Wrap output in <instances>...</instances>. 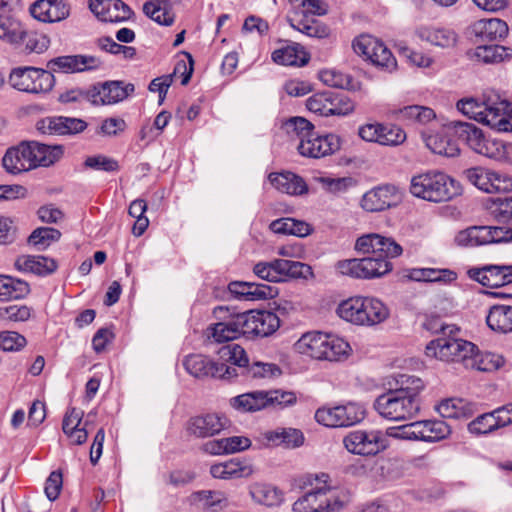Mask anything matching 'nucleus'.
Listing matches in <instances>:
<instances>
[{
  "mask_svg": "<svg viewBox=\"0 0 512 512\" xmlns=\"http://www.w3.org/2000/svg\"><path fill=\"white\" fill-rule=\"evenodd\" d=\"M218 356L223 361L237 366L241 375L252 379L272 378L281 374L280 368L273 363L254 362L249 364L245 350L238 344H228L218 350Z\"/></svg>",
  "mask_w": 512,
  "mask_h": 512,
  "instance_id": "nucleus-9",
  "label": "nucleus"
},
{
  "mask_svg": "<svg viewBox=\"0 0 512 512\" xmlns=\"http://www.w3.org/2000/svg\"><path fill=\"white\" fill-rule=\"evenodd\" d=\"M471 60L483 64H498L512 58V48L501 45H480L468 51Z\"/></svg>",
  "mask_w": 512,
  "mask_h": 512,
  "instance_id": "nucleus-36",
  "label": "nucleus"
},
{
  "mask_svg": "<svg viewBox=\"0 0 512 512\" xmlns=\"http://www.w3.org/2000/svg\"><path fill=\"white\" fill-rule=\"evenodd\" d=\"M101 61L94 56L69 55L50 60L47 64L49 71L62 73H77L95 70L101 66Z\"/></svg>",
  "mask_w": 512,
  "mask_h": 512,
  "instance_id": "nucleus-24",
  "label": "nucleus"
},
{
  "mask_svg": "<svg viewBox=\"0 0 512 512\" xmlns=\"http://www.w3.org/2000/svg\"><path fill=\"white\" fill-rule=\"evenodd\" d=\"M243 336V328L239 314L227 321H220L208 328V337L217 343L227 342Z\"/></svg>",
  "mask_w": 512,
  "mask_h": 512,
  "instance_id": "nucleus-37",
  "label": "nucleus"
},
{
  "mask_svg": "<svg viewBox=\"0 0 512 512\" xmlns=\"http://www.w3.org/2000/svg\"><path fill=\"white\" fill-rule=\"evenodd\" d=\"M437 411L444 418L459 419L467 415V403L461 398H449L443 400Z\"/></svg>",
  "mask_w": 512,
  "mask_h": 512,
  "instance_id": "nucleus-56",
  "label": "nucleus"
},
{
  "mask_svg": "<svg viewBox=\"0 0 512 512\" xmlns=\"http://www.w3.org/2000/svg\"><path fill=\"white\" fill-rule=\"evenodd\" d=\"M321 360L341 361L346 359L351 352V347L343 338L326 333Z\"/></svg>",
  "mask_w": 512,
  "mask_h": 512,
  "instance_id": "nucleus-43",
  "label": "nucleus"
},
{
  "mask_svg": "<svg viewBox=\"0 0 512 512\" xmlns=\"http://www.w3.org/2000/svg\"><path fill=\"white\" fill-rule=\"evenodd\" d=\"M314 478L320 486L299 497L293 504L294 512H338L349 502L347 490L328 484V474H315Z\"/></svg>",
  "mask_w": 512,
  "mask_h": 512,
  "instance_id": "nucleus-2",
  "label": "nucleus"
},
{
  "mask_svg": "<svg viewBox=\"0 0 512 512\" xmlns=\"http://www.w3.org/2000/svg\"><path fill=\"white\" fill-rule=\"evenodd\" d=\"M415 34L421 41L442 49L453 48L458 42V34L448 27L423 26Z\"/></svg>",
  "mask_w": 512,
  "mask_h": 512,
  "instance_id": "nucleus-32",
  "label": "nucleus"
},
{
  "mask_svg": "<svg viewBox=\"0 0 512 512\" xmlns=\"http://www.w3.org/2000/svg\"><path fill=\"white\" fill-rule=\"evenodd\" d=\"M355 250L372 256L347 259L336 264L337 271L359 279L381 278L393 270L391 259L402 255L403 248L392 237L378 233L364 234L357 238Z\"/></svg>",
  "mask_w": 512,
  "mask_h": 512,
  "instance_id": "nucleus-1",
  "label": "nucleus"
},
{
  "mask_svg": "<svg viewBox=\"0 0 512 512\" xmlns=\"http://www.w3.org/2000/svg\"><path fill=\"white\" fill-rule=\"evenodd\" d=\"M453 334L439 336L430 341L425 349V354L429 358H435L443 362H463L469 366V360L476 351L477 346L472 342L455 338Z\"/></svg>",
  "mask_w": 512,
  "mask_h": 512,
  "instance_id": "nucleus-7",
  "label": "nucleus"
},
{
  "mask_svg": "<svg viewBox=\"0 0 512 512\" xmlns=\"http://www.w3.org/2000/svg\"><path fill=\"white\" fill-rule=\"evenodd\" d=\"M232 408L239 412H255L268 407L266 391H253L230 399Z\"/></svg>",
  "mask_w": 512,
  "mask_h": 512,
  "instance_id": "nucleus-39",
  "label": "nucleus"
},
{
  "mask_svg": "<svg viewBox=\"0 0 512 512\" xmlns=\"http://www.w3.org/2000/svg\"><path fill=\"white\" fill-rule=\"evenodd\" d=\"M14 265L18 271L41 277L54 273L58 268L55 259L43 255H20L16 258Z\"/></svg>",
  "mask_w": 512,
  "mask_h": 512,
  "instance_id": "nucleus-30",
  "label": "nucleus"
},
{
  "mask_svg": "<svg viewBox=\"0 0 512 512\" xmlns=\"http://www.w3.org/2000/svg\"><path fill=\"white\" fill-rule=\"evenodd\" d=\"M341 426H352L361 422L365 417V410L356 403H347L339 405Z\"/></svg>",
  "mask_w": 512,
  "mask_h": 512,
  "instance_id": "nucleus-61",
  "label": "nucleus"
},
{
  "mask_svg": "<svg viewBox=\"0 0 512 512\" xmlns=\"http://www.w3.org/2000/svg\"><path fill=\"white\" fill-rule=\"evenodd\" d=\"M325 335L320 331L307 332L296 341L294 349L299 354L321 360Z\"/></svg>",
  "mask_w": 512,
  "mask_h": 512,
  "instance_id": "nucleus-38",
  "label": "nucleus"
},
{
  "mask_svg": "<svg viewBox=\"0 0 512 512\" xmlns=\"http://www.w3.org/2000/svg\"><path fill=\"white\" fill-rule=\"evenodd\" d=\"M24 25L10 15H0V39L13 47L21 39Z\"/></svg>",
  "mask_w": 512,
  "mask_h": 512,
  "instance_id": "nucleus-47",
  "label": "nucleus"
},
{
  "mask_svg": "<svg viewBox=\"0 0 512 512\" xmlns=\"http://www.w3.org/2000/svg\"><path fill=\"white\" fill-rule=\"evenodd\" d=\"M2 164L11 174L33 170L28 143L22 142L16 147L9 148L2 159Z\"/></svg>",
  "mask_w": 512,
  "mask_h": 512,
  "instance_id": "nucleus-33",
  "label": "nucleus"
},
{
  "mask_svg": "<svg viewBox=\"0 0 512 512\" xmlns=\"http://www.w3.org/2000/svg\"><path fill=\"white\" fill-rule=\"evenodd\" d=\"M134 92V85L122 81H106L90 87V103L95 106L113 105Z\"/></svg>",
  "mask_w": 512,
  "mask_h": 512,
  "instance_id": "nucleus-17",
  "label": "nucleus"
},
{
  "mask_svg": "<svg viewBox=\"0 0 512 512\" xmlns=\"http://www.w3.org/2000/svg\"><path fill=\"white\" fill-rule=\"evenodd\" d=\"M337 314L352 324L373 326L384 322L389 316V310L377 298L355 296L342 301L337 307Z\"/></svg>",
  "mask_w": 512,
  "mask_h": 512,
  "instance_id": "nucleus-5",
  "label": "nucleus"
},
{
  "mask_svg": "<svg viewBox=\"0 0 512 512\" xmlns=\"http://www.w3.org/2000/svg\"><path fill=\"white\" fill-rule=\"evenodd\" d=\"M374 408L378 414L390 421H408L414 418L420 411V400L401 396L390 390L379 395Z\"/></svg>",
  "mask_w": 512,
  "mask_h": 512,
  "instance_id": "nucleus-10",
  "label": "nucleus"
},
{
  "mask_svg": "<svg viewBox=\"0 0 512 512\" xmlns=\"http://www.w3.org/2000/svg\"><path fill=\"white\" fill-rule=\"evenodd\" d=\"M228 290L236 298L246 301L266 300L277 294L276 289L269 285L241 281L231 282Z\"/></svg>",
  "mask_w": 512,
  "mask_h": 512,
  "instance_id": "nucleus-31",
  "label": "nucleus"
},
{
  "mask_svg": "<svg viewBox=\"0 0 512 512\" xmlns=\"http://www.w3.org/2000/svg\"><path fill=\"white\" fill-rule=\"evenodd\" d=\"M267 439L275 445H284L287 448L299 447L304 442L303 433L294 428L270 432L267 435Z\"/></svg>",
  "mask_w": 512,
  "mask_h": 512,
  "instance_id": "nucleus-51",
  "label": "nucleus"
},
{
  "mask_svg": "<svg viewBox=\"0 0 512 512\" xmlns=\"http://www.w3.org/2000/svg\"><path fill=\"white\" fill-rule=\"evenodd\" d=\"M285 43L272 52L273 62L283 66H304L308 63L309 54L300 44L287 41Z\"/></svg>",
  "mask_w": 512,
  "mask_h": 512,
  "instance_id": "nucleus-35",
  "label": "nucleus"
},
{
  "mask_svg": "<svg viewBox=\"0 0 512 512\" xmlns=\"http://www.w3.org/2000/svg\"><path fill=\"white\" fill-rule=\"evenodd\" d=\"M243 336L247 338L268 337L280 327L276 313L267 310H250L239 314Z\"/></svg>",
  "mask_w": 512,
  "mask_h": 512,
  "instance_id": "nucleus-14",
  "label": "nucleus"
},
{
  "mask_svg": "<svg viewBox=\"0 0 512 512\" xmlns=\"http://www.w3.org/2000/svg\"><path fill=\"white\" fill-rule=\"evenodd\" d=\"M319 79L327 86L345 89L351 84V78L349 75L335 70V69H323L319 72Z\"/></svg>",
  "mask_w": 512,
  "mask_h": 512,
  "instance_id": "nucleus-62",
  "label": "nucleus"
},
{
  "mask_svg": "<svg viewBox=\"0 0 512 512\" xmlns=\"http://www.w3.org/2000/svg\"><path fill=\"white\" fill-rule=\"evenodd\" d=\"M249 493L252 499L268 507L277 506L282 502V493L274 486L264 483H254Z\"/></svg>",
  "mask_w": 512,
  "mask_h": 512,
  "instance_id": "nucleus-44",
  "label": "nucleus"
},
{
  "mask_svg": "<svg viewBox=\"0 0 512 512\" xmlns=\"http://www.w3.org/2000/svg\"><path fill=\"white\" fill-rule=\"evenodd\" d=\"M400 198L396 186L385 184L367 191L361 198L360 206L367 212H379L397 205Z\"/></svg>",
  "mask_w": 512,
  "mask_h": 512,
  "instance_id": "nucleus-20",
  "label": "nucleus"
},
{
  "mask_svg": "<svg viewBox=\"0 0 512 512\" xmlns=\"http://www.w3.org/2000/svg\"><path fill=\"white\" fill-rule=\"evenodd\" d=\"M492 170L483 167H473L463 172L464 178L478 189L489 193Z\"/></svg>",
  "mask_w": 512,
  "mask_h": 512,
  "instance_id": "nucleus-57",
  "label": "nucleus"
},
{
  "mask_svg": "<svg viewBox=\"0 0 512 512\" xmlns=\"http://www.w3.org/2000/svg\"><path fill=\"white\" fill-rule=\"evenodd\" d=\"M87 123L79 118L64 116L45 117L36 122V129L47 135H74L83 132Z\"/></svg>",
  "mask_w": 512,
  "mask_h": 512,
  "instance_id": "nucleus-22",
  "label": "nucleus"
},
{
  "mask_svg": "<svg viewBox=\"0 0 512 512\" xmlns=\"http://www.w3.org/2000/svg\"><path fill=\"white\" fill-rule=\"evenodd\" d=\"M444 128L459 141L466 144L473 152L486 157L493 138L487 137L482 129L475 124L463 121H449L444 124Z\"/></svg>",
  "mask_w": 512,
  "mask_h": 512,
  "instance_id": "nucleus-15",
  "label": "nucleus"
},
{
  "mask_svg": "<svg viewBox=\"0 0 512 512\" xmlns=\"http://www.w3.org/2000/svg\"><path fill=\"white\" fill-rule=\"evenodd\" d=\"M318 182L329 193L342 194L355 186L356 181L352 177H320Z\"/></svg>",
  "mask_w": 512,
  "mask_h": 512,
  "instance_id": "nucleus-60",
  "label": "nucleus"
},
{
  "mask_svg": "<svg viewBox=\"0 0 512 512\" xmlns=\"http://www.w3.org/2000/svg\"><path fill=\"white\" fill-rule=\"evenodd\" d=\"M61 237V232L51 227H40L35 229L28 238V243L33 245L38 251H44L52 243L57 242Z\"/></svg>",
  "mask_w": 512,
  "mask_h": 512,
  "instance_id": "nucleus-53",
  "label": "nucleus"
},
{
  "mask_svg": "<svg viewBox=\"0 0 512 512\" xmlns=\"http://www.w3.org/2000/svg\"><path fill=\"white\" fill-rule=\"evenodd\" d=\"M69 12V6L64 0H37L30 7L31 15L41 22L64 20Z\"/></svg>",
  "mask_w": 512,
  "mask_h": 512,
  "instance_id": "nucleus-27",
  "label": "nucleus"
},
{
  "mask_svg": "<svg viewBox=\"0 0 512 512\" xmlns=\"http://www.w3.org/2000/svg\"><path fill=\"white\" fill-rule=\"evenodd\" d=\"M487 325L499 333L512 332V306L494 305L486 317Z\"/></svg>",
  "mask_w": 512,
  "mask_h": 512,
  "instance_id": "nucleus-42",
  "label": "nucleus"
},
{
  "mask_svg": "<svg viewBox=\"0 0 512 512\" xmlns=\"http://www.w3.org/2000/svg\"><path fill=\"white\" fill-rule=\"evenodd\" d=\"M2 301L24 298L29 292V284L23 280L3 275Z\"/></svg>",
  "mask_w": 512,
  "mask_h": 512,
  "instance_id": "nucleus-54",
  "label": "nucleus"
},
{
  "mask_svg": "<svg viewBox=\"0 0 512 512\" xmlns=\"http://www.w3.org/2000/svg\"><path fill=\"white\" fill-rule=\"evenodd\" d=\"M427 147L435 154L445 157H456L460 154L458 144L447 135L436 133L426 138Z\"/></svg>",
  "mask_w": 512,
  "mask_h": 512,
  "instance_id": "nucleus-46",
  "label": "nucleus"
},
{
  "mask_svg": "<svg viewBox=\"0 0 512 512\" xmlns=\"http://www.w3.org/2000/svg\"><path fill=\"white\" fill-rule=\"evenodd\" d=\"M220 362L213 361L202 354H190L185 357L183 365L186 371L196 377H212L231 380L236 378L239 373L237 368L229 366V362L220 359Z\"/></svg>",
  "mask_w": 512,
  "mask_h": 512,
  "instance_id": "nucleus-12",
  "label": "nucleus"
},
{
  "mask_svg": "<svg viewBox=\"0 0 512 512\" xmlns=\"http://www.w3.org/2000/svg\"><path fill=\"white\" fill-rule=\"evenodd\" d=\"M455 242L462 247H475L488 244L485 226H472L457 233Z\"/></svg>",
  "mask_w": 512,
  "mask_h": 512,
  "instance_id": "nucleus-50",
  "label": "nucleus"
},
{
  "mask_svg": "<svg viewBox=\"0 0 512 512\" xmlns=\"http://www.w3.org/2000/svg\"><path fill=\"white\" fill-rule=\"evenodd\" d=\"M270 229L276 234L293 235L297 237L307 236L311 229L309 224L293 218H280L270 224Z\"/></svg>",
  "mask_w": 512,
  "mask_h": 512,
  "instance_id": "nucleus-45",
  "label": "nucleus"
},
{
  "mask_svg": "<svg viewBox=\"0 0 512 512\" xmlns=\"http://www.w3.org/2000/svg\"><path fill=\"white\" fill-rule=\"evenodd\" d=\"M504 358L501 355L486 352L478 354V350L475 355L470 358L469 366L476 368L479 371H494L503 366Z\"/></svg>",
  "mask_w": 512,
  "mask_h": 512,
  "instance_id": "nucleus-55",
  "label": "nucleus"
},
{
  "mask_svg": "<svg viewBox=\"0 0 512 512\" xmlns=\"http://www.w3.org/2000/svg\"><path fill=\"white\" fill-rule=\"evenodd\" d=\"M469 278L488 288H499L512 283V265H485L470 268Z\"/></svg>",
  "mask_w": 512,
  "mask_h": 512,
  "instance_id": "nucleus-21",
  "label": "nucleus"
},
{
  "mask_svg": "<svg viewBox=\"0 0 512 512\" xmlns=\"http://www.w3.org/2000/svg\"><path fill=\"white\" fill-rule=\"evenodd\" d=\"M410 192L413 196L430 202H445L460 194V185L448 174L430 170L411 178Z\"/></svg>",
  "mask_w": 512,
  "mask_h": 512,
  "instance_id": "nucleus-3",
  "label": "nucleus"
},
{
  "mask_svg": "<svg viewBox=\"0 0 512 512\" xmlns=\"http://www.w3.org/2000/svg\"><path fill=\"white\" fill-rule=\"evenodd\" d=\"M456 107L468 118L488 125L499 132L512 131V118L506 115L508 103L505 100L479 102L474 98H465L459 100Z\"/></svg>",
  "mask_w": 512,
  "mask_h": 512,
  "instance_id": "nucleus-4",
  "label": "nucleus"
},
{
  "mask_svg": "<svg viewBox=\"0 0 512 512\" xmlns=\"http://www.w3.org/2000/svg\"><path fill=\"white\" fill-rule=\"evenodd\" d=\"M341 146L340 137L336 134L318 135L315 131L307 138L299 141L297 150L302 156L321 158L338 151Z\"/></svg>",
  "mask_w": 512,
  "mask_h": 512,
  "instance_id": "nucleus-19",
  "label": "nucleus"
},
{
  "mask_svg": "<svg viewBox=\"0 0 512 512\" xmlns=\"http://www.w3.org/2000/svg\"><path fill=\"white\" fill-rule=\"evenodd\" d=\"M268 179L271 185L281 193L296 196L308 192V186L304 179L289 171L270 173Z\"/></svg>",
  "mask_w": 512,
  "mask_h": 512,
  "instance_id": "nucleus-34",
  "label": "nucleus"
},
{
  "mask_svg": "<svg viewBox=\"0 0 512 512\" xmlns=\"http://www.w3.org/2000/svg\"><path fill=\"white\" fill-rule=\"evenodd\" d=\"M409 278L414 281H450L455 279V273L448 269L414 268L409 272Z\"/></svg>",
  "mask_w": 512,
  "mask_h": 512,
  "instance_id": "nucleus-52",
  "label": "nucleus"
},
{
  "mask_svg": "<svg viewBox=\"0 0 512 512\" xmlns=\"http://www.w3.org/2000/svg\"><path fill=\"white\" fill-rule=\"evenodd\" d=\"M253 272L259 278L269 282H286L290 279H308L313 276L308 264L287 259L258 262Z\"/></svg>",
  "mask_w": 512,
  "mask_h": 512,
  "instance_id": "nucleus-8",
  "label": "nucleus"
},
{
  "mask_svg": "<svg viewBox=\"0 0 512 512\" xmlns=\"http://www.w3.org/2000/svg\"><path fill=\"white\" fill-rule=\"evenodd\" d=\"M307 109L319 116H345L353 112L354 106L350 101L334 97L331 92L313 94L306 101Z\"/></svg>",
  "mask_w": 512,
  "mask_h": 512,
  "instance_id": "nucleus-18",
  "label": "nucleus"
},
{
  "mask_svg": "<svg viewBox=\"0 0 512 512\" xmlns=\"http://www.w3.org/2000/svg\"><path fill=\"white\" fill-rule=\"evenodd\" d=\"M424 442H437L450 434L449 426L443 421H424Z\"/></svg>",
  "mask_w": 512,
  "mask_h": 512,
  "instance_id": "nucleus-63",
  "label": "nucleus"
},
{
  "mask_svg": "<svg viewBox=\"0 0 512 512\" xmlns=\"http://www.w3.org/2000/svg\"><path fill=\"white\" fill-rule=\"evenodd\" d=\"M89 8L103 22H124L133 15L131 8L121 0H90Z\"/></svg>",
  "mask_w": 512,
  "mask_h": 512,
  "instance_id": "nucleus-23",
  "label": "nucleus"
},
{
  "mask_svg": "<svg viewBox=\"0 0 512 512\" xmlns=\"http://www.w3.org/2000/svg\"><path fill=\"white\" fill-rule=\"evenodd\" d=\"M11 86L28 93H47L52 90L55 78L51 71L35 67H19L9 76Z\"/></svg>",
  "mask_w": 512,
  "mask_h": 512,
  "instance_id": "nucleus-11",
  "label": "nucleus"
},
{
  "mask_svg": "<svg viewBox=\"0 0 512 512\" xmlns=\"http://www.w3.org/2000/svg\"><path fill=\"white\" fill-rule=\"evenodd\" d=\"M352 47L356 54L382 70L392 72L397 67V61L391 51L373 36L361 35L353 41Z\"/></svg>",
  "mask_w": 512,
  "mask_h": 512,
  "instance_id": "nucleus-13",
  "label": "nucleus"
},
{
  "mask_svg": "<svg viewBox=\"0 0 512 512\" xmlns=\"http://www.w3.org/2000/svg\"><path fill=\"white\" fill-rule=\"evenodd\" d=\"M27 143L33 169L53 166L63 158L65 153V147L61 144L47 145L38 141Z\"/></svg>",
  "mask_w": 512,
  "mask_h": 512,
  "instance_id": "nucleus-25",
  "label": "nucleus"
},
{
  "mask_svg": "<svg viewBox=\"0 0 512 512\" xmlns=\"http://www.w3.org/2000/svg\"><path fill=\"white\" fill-rule=\"evenodd\" d=\"M345 448L359 455H376L387 447L386 439L380 431L355 430L343 439Z\"/></svg>",
  "mask_w": 512,
  "mask_h": 512,
  "instance_id": "nucleus-16",
  "label": "nucleus"
},
{
  "mask_svg": "<svg viewBox=\"0 0 512 512\" xmlns=\"http://www.w3.org/2000/svg\"><path fill=\"white\" fill-rule=\"evenodd\" d=\"M144 14L154 22L163 26H171L175 21L170 1L150 0L143 5Z\"/></svg>",
  "mask_w": 512,
  "mask_h": 512,
  "instance_id": "nucleus-41",
  "label": "nucleus"
},
{
  "mask_svg": "<svg viewBox=\"0 0 512 512\" xmlns=\"http://www.w3.org/2000/svg\"><path fill=\"white\" fill-rule=\"evenodd\" d=\"M27 344L26 338L15 331L0 332V349L7 352H15L23 349Z\"/></svg>",
  "mask_w": 512,
  "mask_h": 512,
  "instance_id": "nucleus-64",
  "label": "nucleus"
},
{
  "mask_svg": "<svg viewBox=\"0 0 512 512\" xmlns=\"http://www.w3.org/2000/svg\"><path fill=\"white\" fill-rule=\"evenodd\" d=\"M49 45L50 39L45 33L36 30H28L24 27L23 33H21V39L14 48L25 53L40 54L46 51Z\"/></svg>",
  "mask_w": 512,
  "mask_h": 512,
  "instance_id": "nucleus-40",
  "label": "nucleus"
},
{
  "mask_svg": "<svg viewBox=\"0 0 512 512\" xmlns=\"http://www.w3.org/2000/svg\"><path fill=\"white\" fill-rule=\"evenodd\" d=\"M326 12L327 8L322 0H302L301 5L287 16V21L294 30L308 37L321 39L329 35V29L316 16Z\"/></svg>",
  "mask_w": 512,
  "mask_h": 512,
  "instance_id": "nucleus-6",
  "label": "nucleus"
},
{
  "mask_svg": "<svg viewBox=\"0 0 512 512\" xmlns=\"http://www.w3.org/2000/svg\"><path fill=\"white\" fill-rule=\"evenodd\" d=\"M252 463L247 459L232 458L228 461L214 464L210 467V474L213 478L231 480L248 478L254 473Z\"/></svg>",
  "mask_w": 512,
  "mask_h": 512,
  "instance_id": "nucleus-26",
  "label": "nucleus"
},
{
  "mask_svg": "<svg viewBox=\"0 0 512 512\" xmlns=\"http://www.w3.org/2000/svg\"><path fill=\"white\" fill-rule=\"evenodd\" d=\"M396 385V388L389 390L401 396H411L415 400H419V394L424 388V383L419 377L406 374H399L396 377Z\"/></svg>",
  "mask_w": 512,
  "mask_h": 512,
  "instance_id": "nucleus-48",
  "label": "nucleus"
},
{
  "mask_svg": "<svg viewBox=\"0 0 512 512\" xmlns=\"http://www.w3.org/2000/svg\"><path fill=\"white\" fill-rule=\"evenodd\" d=\"M32 308L23 304H12L0 307V320L11 322H25L30 319Z\"/></svg>",
  "mask_w": 512,
  "mask_h": 512,
  "instance_id": "nucleus-59",
  "label": "nucleus"
},
{
  "mask_svg": "<svg viewBox=\"0 0 512 512\" xmlns=\"http://www.w3.org/2000/svg\"><path fill=\"white\" fill-rule=\"evenodd\" d=\"M486 157L512 165V143L493 138Z\"/></svg>",
  "mask_w": 512,
  "mask_h": 512,
  "instance_id": "nucleus-58",
  "label": "nucleus"
},
{
  "mask_svg": "<svg viewBox=\"0 0 512 512\" xmlns=\"http://www.w3.org/2000/svg\"><path fill=\"white\" fill-rule=\"evenodd\" d=\"M470 33L478 41H500L508 34V25L499 18L480 19L470 26Z\"/></svg>",
  "mask_w": 512,
  "mask_h": 512,
  "instance_id": "nucleus-29",
  "label": "nucleus"
},
{
  "mask_svg": "<svg viewBox=\"0 0 512 512\" xmlns=\"http://www.w3.org/2000/svg\"><path fill=\"white\" fill-rule=\"evenodd\" d=\"M397 113L400 120L409 123L427 124L436 117L433 109L421 105L405 106Z\"/></svg>",
  "mask_w": 512,
  "mask_h": 512,
  "instance_id": "nucleus-49",
  "label": "nucleus"
},
{
  "mask_svg": "<svg viewBox=\"0 0 512 512\" xmlns=\"http://www.w3.org/2000/svg\"><path fill=\"white\" fill-rule=\"evenodd\" d=\"M225 417L215 413H209L192 417L187 423V431L189 434L198 437H211L221 432L226 426Z\"/></svg>",
  "mask_w": 512,
  "mask_h": 512,
  "instance_id": "nucleus-28",
  "label": "nucleus"
}]
</instances>
